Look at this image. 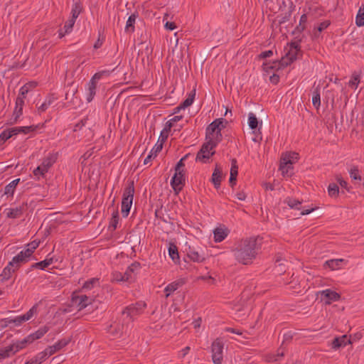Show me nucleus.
<instances>
[{"label": "nucleus", "mask_w": 364, "mask_h": 364, "mask_svg": "<svg viewBox=\"0 0 364 364\" xmlns=\"http://www.w3.org/2000/svg\"><path fill=\"white\" fill-rule=\"evenodd\" d=\"M262 238L259 237H250L239 241L232 250L235 259L237 262L244 265L253 263L260 252Z\"/></svg>", "instance_id": "f257e3e1"}, {"label": "nucleus", "mask_w": 364, "mask_h": 364, "mask_svg": "<svg viewBox=\"0 0 364 364\" xmlns=\"http://www.w3.org/2000/svg\"><path fill=\"white\" fill-rule=\"evenodd\" d=\"M228 122L223 118H218L212 122L206 128L205 139L218 144L223 139L221 130L225 127Z\"/></svg>", "instance_id": "f03ea898"}, {"label": "nucleus", "mask_w": 364, "mask_h": 364, "mask_svg": "<svg viewBox=\"0 0 364 364\" xmlns=\"http://www.w3.org/2000/svg\"><path fill=\"white\" fill-rule=\"evenodd\" d=\"M299 52H300V49H289L286 55L282 57L279 61H274L272 65L267 63H263V69L268 71L269 70L284 68L296 59Z\"/></svg>", "instance_id": "7ed1b4c3"}, {"label": "nucleus", "mask_w": 364, "mask_h": 364, "mask_svg": "<svg viewBox=\"0 0 364 364\" xmlns=\"http://www.w3.org/2000/svg\"><path fill=\"white\" fill-rule=\"evenodd\" d=\"M146 306V304L144 301H137L126 306L122 311L123 321L125 322L127 325L132 323L134 317L143 313Z\"/></svg>", "instance_id": "20e7f679"}, {"label": "nucleus", "mask_w": 364, "mask_h": 364, "mask_svg": "<svg viewBox=\"0 0 364 364\" xmlns=\"http://www.w3.org/2000/svg\"><path fill=\"white\" fill-rule=\"evenodd\" d=\"M134 194V181H129L127 187L123 192V197L122 200V214L124 218L128 216Z\"/></svg>", "instance_id": "39448f33"}, {"label": "nucleus", "mask_w": 364, "mask_h": 364, "mask_svg": "<svg viewBox=\"0 0 364 364\" xmlns=\"http://www.w3.org/2000/svg\"><path fill=\"white\" fill-rule=\"evenodd\" d=\"M57 158L58 154L49 153L48 155L43 159L41 164L33 170V175L38 178L39 176H43L55 163Z\"/></svg>", "instance_id": "423d86ee"}, {"label": "nucleus", "mask_w": 364, "mask_h": 364, "mask_svg": "<svg viewBox=\"0 0 364 364\" xmlns=\"http://www.w3.org/2000/svg\"><path fill=\"white\" fill-rule=\"evenodd\" d=\"M213 142H210L207 141L206 143L203 144L197 153L196 161L200 162H206L208 159H209L214 154V149L216 147L218 144H214Z\"/></svg>", "instance_id": "0eeeda50"}, {"label": "nucleus", "mask_w": 364, "mask_h": 364, "mask_svg": "<svg viewBox=\"0 0 364 364\" xmlns=\"http://www.w3.org/2000/svg\"><path fill=\"white\" fill-rule=\"evenodd\" d=\"M223 346L224 344L220 338H217L212 343V360L214 364L222 363L223 360Z\"/></svg>", "instance_id": "6e6552de"}, {"label": "nucleus", "mask_w": 364, "mask_h": 364, "mask_svg": "<svg viewBox=\"0 0 364 364\" xmlns=\"http://www.w3.org/2000/svg\"><path fill=\"white\" fill-rule=\"evenodd\" d=\"M22 264L23 263L21 260H16V256L14 257L12 260L9 262L7 266L3 269L0 274V280L1 282L9 280L11 277L12 274L17 270Z\"/></svg>", "instance_id": "1a4fd4ad"}, {"label": "nucleus", "mask_w": 364, "mask_h": 364, "mask_svg": "<svg viewBox=\"0 0 364 364\" xmlns=\"http://www.w3.org/2000/svg\"><path fill=\"white\" fill-rule=\"evenodd\" d=\"M40 242L33 240L26 245V248L21 251L17 255H16V260H21L23 263H26L28 261L32 254L39 246Z\"/></svg>", "instance_id": "9d476101"}, {"label": "nucleus", "mask_w": 364, "mask_h": 364, "mask_svg": "<svg viewBox=\"0 0 364 364\" xmlns=\"http://www.w3.org/2000/svg\"><path fill=\"white\" fill-rule=\"evenodd\" d=\"M298 159L297 153H289L282 156L280 162L279 169L282 171V174H288L289 169L291 168L294 159Z\"/></svg>", "instance_id": "9b49d317"}, {"label": "nucleus", "mask_w": 364, "mask_h": 364, "mask_svg": "<svg viewBox=\"0 0 364 364\" xmlns=\"http://www.w3.org/2000/svg\"><path fill=\"white\" fill-rule=\"evenodd\" d=\"M298 159L297 153H289L282 156L280 162L279 169L282 171V174H288L289 169L291 168L294 159Z\"/></svg>", "instance_id": "f8f14e48"}, {"label": "nucleus", "mask_w": 364, "mask_h": 364, "mask_svg": "<svg viewBox=\"0 0 364 364\" xmlns=\"http://www.w3.org/2000/svg\"><path fill=\"white\" fill-rule=\"evenodd\" d=\"M71 300L73 305L76 306L79 310H82L91 304L93 299L85 294L76 295L73 293Z\"/></svg>", "instance_id": "ddd939ff"}, {"label": "nucleus", "mask_w": 364, "mask_h": 364, "mask_svg": "<svg viewBox=\"0 0 364 364\" xmlns=\"http://www.w3.org/2000/svg\"><path fill=\"white\" fill-rule=\"evenodd\" d=\"M27 209V205L22 203L18 206L6 208L4 213L8 218L16 219L19 218Z\"/></svg>", "instance_id": "4468645a"}, {"label": "nucleus", "mask_w": 364, "mask_h": 364, "mask_svg": "<svg viewBox=\"0 0 364 364\" xmlns=\"http://www.w3.org/2000/svg\"><path fill=\"white\" fill-rule=\"evenodd\" d=\"M36 313L37 306L34 305L25 314L18 316L13 319L6 321V322H10L14 323L16 326H20L23 322L30 320Z\"/></svg>", "instance_id": "2eb2a0df"}, {"label": "nucleus", "mask_w": 364, "mask_h": 364, "mask_svg": "<svg viewBox=\"0 0 364 364\" xmlns=\"http://www.w3.org/2000/svg\"><path fill=\"white\" fill-rule=\"evenodd\" d=\"M185 185V176L183 172H176L171 178V186L176 193H179Z\"/></svg>", "instance_id": "dca6fc26"}, {"label": "nucleus", "mask_w": 364, "mask_h": 364, "mask_svg": "<svg viewBox=\"0 0 364 364\" xmlns=\"http://www.w3.org/2000/svg\"><path fill=\"white\" fill-rule=\"evenodd\" d=\"M321 295L326 299V304H330L332 301H336L341 299V295L338 293L330 289L321 291Z\"/></svg>", "instance_id": "f3484780"}, {"label": "nucleus", "mask_w": 364, "mask_h": 364, "mask_svg": "<svg viewBox=\"0 0 364 364\" xmlns=\"http://www.w3.org/2000/svg\"><path fill=\"white\" fill-rule=\"evenodd\" d=\"M185 283L186 280L183 278H181L168 284L164 289V292H166V298H168L172 293L183 286Z\"/></svg>", "instance_id": "a211bd4d"}, {"label": "nucleus", "mask_w": 364, "mask_h": 364, "mask_svg": "<svg viewBox=\"0 0 364 364\" xmlns=\"http://www.w3.org/2000/svg\"><path fill=\"white\" fill-rule=\"evenodd\" d=\"M36 129V126L16 127L7 129L6 131H7V132H9V134L11 135V138L13 136H16L20 133L26 134L31 132L35 131Z\"/></svg>", "instance_id": "6ab92c4d"}, {"label": "nucleus", "mask_w": 364, "mask_h": 364, "mask_svg": "<svg viewBox=\"0 0 364 364\" xmlns=\"http://www.w3.org/2000/svg\"><path fill=\"white\" fill-rule=\"evenodd\" d=\"M352 343V341L350 338H348L346 335L342 336L341 337L335 338L331 343L332 348L334 350H337L341 347H345L348 344Z\"/></svg>", "instance_id": "aec40b11"}, {"label": "nucleus", "mask_w": 364, "mask_h": 364, "mask_svg": "<svg viewBox=\"0 0 364 364\" xmlns=\"http://www.w3.org/2000/svg\"><path fill=\"white\" fill-rule=\"evenodd\" d=\"M127 326L124 321L122 325L117 323L111 324L108 331L114 336L119 337L127 331Z\"/></svg>", "instance_id": "412c9836"}, {"label": "nucleus", "mask_w": 364, "mask_h": 364, "mask_svg": "<svg viewBox=\"0 0 364 364\" xmlns=\"http://www.w3.org/2000/svg\"><path fill=\"white\" fill-rule=\"evenodd\" d=\"M71 341L70 338H63L59 340L54 345L48 346L46 348L47 350L50 353V355H53L55 352L60 350L65 346H66Z\"/></svg>", "instance_id": "4be33fe9"}, {"label": "nucleus", "mask_w": 364, "mask_h": 364, "mask_svg": "<svg viewBox=\"0 0 364 364\" xmlns=\"http://www.w3.org/2000/svg\"><path fill=\"white\" fill-rule=\"evenodd\" d=\"M223 178V171L220 166L216 164L215 168L213 172L211 181L215 188H218L220 186V183Z\"/></svg>", "instance_id": "5701e85b"}, {"label": "nucleus", "mask_w": 364, "mask_h": 364, "mask_svg": "<svg viewBox=\"0 0 364 364\" xmlns=\"http://www.w3.org/2000/svg\"><path fill=\"white\" fill-rule=\"evenodd\" d=\"M229 234V230L227 228L220 227L213 230L214 241L215 242H220L224 240Z\"/></svg>", "instance_id": "b1692460"}, {"label": "nucleus", "mask_w": 364, "mask_h": 364, "mask_svg": "<svg viewBox=\"0 0 364 364\" xmlns=\"http://www.w3.org/2000/svg\"><path fill=\"white\" fill-rule=\"evenodd\" d=\"M97 82L90 80L87 85L86 100L90 102L96 95Z\"/></svg>", "instance_id": "393cba45"}, {"label": "nucleus", "mask_w": 364, "mask_h": 364, "mask_svg": "<svg viewBox=\"0 0 364 364\" xmlns=\"http://www.w3.org/2000/svg\"><path fill=\"white\" fill-rule=\"evenodd\" d=\"M187 257L193 262H203L205 257V255L194 249L189 248L187 252Z\"/></svg>", "instance_id": "a878e982"}, {"label": "nucleus", "mask_w": 364, "mask_h": 364, "mask_svg": "<svg viewBox=\"0 0 364 364\" xmlns=\"http://www.w3.org/2000/svg\"><path fill=\"white\" fill-rule=\"evenodd\" d=\"M54 261H56V259H55L54 257H50V258H46V259H44L43 261L34 263L31 266V268L29 269L28 272H29L34 268H38V269L43 270L46 267H48L49 265L52 264L54 262Z\"/></svg>", "instance_id": "bb28decb"}, {"label": "nucleus", "mask_w": 364, "mask_h": 364, "mask_svg": "<svg viewBox=\"0 0 364 364\" xmlns=\"http://www.w3.org/2000/svg\"><path fill=\"white\" fill-rule=\"evenodd\" d=\"M162 149V144L157 143L154 147L151 150L150 153L145 158L144 161V164H148L151 161L154 159L157 154L159 153Z\"/></svg>", "instance_id": "cd10ccee"}, {"label": "nucleus", "mask_w": 364, "mask_h": 364, "mask_svg": "<svg viewBox=\"0 0 364 364\" xmlns=\"http://www.w3.org/2000/svg\"><path fill=\"white\" fill-rule=\"evenodd\" d=\"M56 98L53 95H48L45 99V101L38 107V112L39 114L46 112L48 108L55 102Z\"/></svg>", "instance_id": "c85d7f7f"}, {"label": "nucleus", "mask_w": 364, "mask_h": 364, "mask_svg": "<svg viewBox=\"0 0 364 364\" xmlns=\"http://www.w3.org/2000/svg\"><path fill=\"white\" fill-rule=\"evenodd\" d=\"M20 181V178H16L13 180L11 182H10L8 185H6L4 188V194L9 196H13L14 191L16 190V188L18 185V183Z\"/></svg>", "instance_id": "c756f323"}, {"label": "nucleus", "mask_w": 364, "mask_h": 364, "mask_svg": "<svg viewBox=\"0 0 364 364\" xmlns=\"http://www.w3.org/2000/svg\"><path fill=\"white\" fill-rule=\"evenodd\" d=\"M312 105L318 109L321 105V90L319 86H317L312 91Z\"/></svg>", "instance_id": "7c9ffc66"}, {"label": "nucleus", "mask_w": 364, "mask_h": 364, "mask_svg": "<svg viewBox=\"0 0 364 364\" xmlns=\"http://www.w3.org/2000/svg\"><path fill=\"white\" fill-rule=\"evenodd\" d=\"M195 95H196V90H193L188 94V97L182 103H181L179 106L176 107V109H185V108L191 106L193 102Z\"/></svg>", "instance_id": "2f4dec72"}, {"label": "nucleus", "mask_w": 364, "mask_h": 364, "mask_svg": "<svg viewBox=\"0 0 364 364\" xmlns=\"http://www.w3.org/2000/svg\"><path fill=\"white\" fill-rule=\"evenodd\" d=\"M75 23V20H74L71 18L70 19H68L65 22L64 27H63V29L65 31H63V29L59 30V37L63 38L65 34L70 33L73 30Z\"/></svg>", "instance_id": "473e14b6"}, {"label": "nucleus", "mask_w": 364, "mask_h": 364, "mask_svg": "<svg viewBox=\"0 0 364 364\" xmlns=\"http://www.w3.org/2000/svg\"><path fill=\"white\" fill-rule=\"evenodd\" d=\"M295 7L291 0H281L279 3V8L281 12L286 11L287 10H294Z\"/></svg>", "instance_id": "72a5a7b5"}, {"label": "nucleus", "mask_w": 364, "mask_h": 364, "mask_svg": "<svg viewBox=\"0 0 364 364\" xmlns=\"http://www.w3.org/2000/svg\"><path fill=\"white\" fill-rule=\"evenodd\" d=\"M48 331L49 327L44 326L38 328L36 332L31 333L29 336L32 338V341H34L42 338Z\"/></svg>", "instance_id": "f704fd0d"}, {"label": "nucleus", "mask_w": 364, "mask_h": 364, "mask_svg": "<svg viewBox=\"0 0 364 364\" xmlns=\"http://www.w3.org/2000/svg\"><path fill=\"white\" fill-rule=\"evenodd\" d=\"M136 18H137V14H132L129 16V18L127 21V23H126V26H125V31L127 32H129V33L134 32V23H135Z\"/></svg>", "instance_id": "c9c22d12"}, {"label": "nucleus", "mask_w": 364, "mask_h": 364, "mask_svg": "<svg viewBox=\"0 0 364 364\" xmlns=\"http://www.w3.org/2000/svg\"><path fill=\"white\" fill-rule=\"evenodd\" d=\"M168 254L172 260L177 263L179 262V255L178 247L174 244H170L168 247Z\"/></svg>", "instance_id": "e433bc0d"}, {"label": "nucleus", "mask_w": 364, "mask_h": 364, "mask_svg": "<svg viewBox=\"0 0 364 364\" xmlns=\"http://www.w3.org/2000/svg\"><path fill=\"white\" fill-rule=\"evenodd\" d=\"M49 356H50V353L46 348L43 351L38 353L33 359L37 364H41L44 360H46Z\"/></svg>", "instance_id": "4c0bfd02"}, {"label": "nucleus", "mask_w": 364, "mask_h": 364, "mask_svg": "<svg viewBox=\"0 0 364 364\" xmlns=\"http://www.w3.org/2000/svg\"><path fill=\"white\" fill-rule=\"evenodd\" d=\"M285 203L291 208L296 209V210H300L301 209V206L300 205L301 204V201H300L299 200H296V199H294V198H287L285 200Z\"/></svg>", "instance_id": "58836bf2"}, {"label": "nucleus", "mask_w": 364, "mask_h": 364, "mask_svg": "<svg viewBox=\"0 0 364 364\" xmlns=\"http://www.w3.org/2000/svg\"><path fill=\"white\" fill-rule=\"evenodd\" d=\"M119 220V212L117 210H114L112 214V218L109 222V228H112V230H114L117 228Z\"/></svg>", "instance_id": "ea45409f"}, {"label": "nucleus", "mask_w": 364, "mask_h": 364, "mask_svg": "<svg viewBox=\"0 0 364 364\" xmlns=\"http://www.w3.org/2000/svg\"><path fill=\"white\" fill-rule=\"evenodd\" d=\"M355 23L358 26H364V5H363L358 10L355 18Z\"/></svg>", "instance_id": "a19ab883"}, {"label": "nucleus", "mask_w": 364, "mask_h": 364, "mask_svg": "<svg viewBox=\"0 0 364 364\" xmlns=\"http://www.w3.org/2000/svg\"><path fill=\"white\" fill-rule=\"evenodd\" d=\"M258 120L255 114L252 112L248 114V125L251 129H255L258 127Z\"/></svg>", "instance_id": "79ce46f5"}, {"label": "nucleus", "mask_w": 364, "mask_h": 364, "mask_svg": "<svg viewBox=\"0 0 364 364\" xmlns=\"http://www.w3.org/2000/svg\"><path fill=\"white\" fill-rule=\"evenodd\" d=\"M22 113H23V109H21V107L20 108L15 107L14 112H13L12 117L10 119L9 124H16L18 122L19 117L22 115Z\"/></svg>", "instance_id": "37998d69"}, {"label": "nucleus", "mask_w": 364, "mask_h": 364, "mask_svg": "<svg viewBox=\"0 0 364 364\" xmlns=\"http://www.w3.org/2000/svg\"><path fill=\"white\" fill-rule=\"evenodd\" d=\"M81 11H82V6H81L80 4L75 3L73 5V8L71 10V14H72L71 18L76 20L77 18L78 17V16L80 14Z\"/></svg>", "instance_id": "c03bdc74"}, {"label": "nucleus", "mask_w": 364, "mask_h": 364, "mask_svg": "<svg viewBox=\"0 0 364 364\" xmlns=\"http://www.w3.org/2000/svg\"><path fill=\"white\" fill-rule=\"evenodd\" d=\"M328 193L331 197H337L339 193V188L336 183H330L328 187Z\"/></svg>", "instance_id": "a18cd8bd"}, {"label": "nucleus", "mask_w": 364, "mask_h": 364, "mask_svg": "<svg viewBox=\"0 0 364 364\" xmlns=\"http://www.w3.org/2000/svg\"><path fill=\"white\" fill-rule=\"evenodd\" d=\"M294 11V10H287L286 11L282 12L279 21V23L282 24L289 21Z\"/></svg>", "instance_id": "49530a36"}, {"label": "nucleus", "mask_w": 364, "mask_h": 364, "mask_svg": "<svg viewBox=\"0 0 364 364\" xmlns=\"http://www.w3.org/2000/svg\"><path fill=\"white\" fill-rule=\"evenodd\" d=\"M349 174L352 179L361 181V177L360 176L359 169L358 166H353V167H351L349 171Z\"/></svg>", "instance_id": "de8ad7c7"}, {"label": "nucleus", "mask_w": 364, "mask_h": 364, "mask_svg": "<svg viewBox=\"0 0 364 364\" xmlns=\"http://www.w3.org/2000/svg\"><path fill=\"white\" fill-rule=\"evenodd\" d=\"M12 347H10V346L0 348V358H9L12 354Z\"/></svg>", "instance_id": "09e8293b"}, {"label": "nucleus", "mask_w": 364, "mask_h": 364, "mask_svg": "<svg viewBox=\"0 0 364 364\" xmlns=\"http://www.w3.org/2000/svg\"><path fill=\"white\" fill-rule=\"evenodd\" d=\"M109 74H110V72L109 70H102V71L96 73L92 77V78L90 80H92L94 82H97V81L100 80L101 78H102L105 76L107 77L109 75Z\"/></svg>", "instance_id": "8fccbe9b"}, {"label": "nucleus", "mask_w": 364, "mask_h": 364, "mask_svg": "<svg viewBox=\"0 0 364 364\" xmlns=\"http://www.w3.org/2000/svg\"><path fill=\"white\" fill-rule=\"evenodd\" d=\"M99 279L97 278H92L85 282L82 287V289H91L95 285L98 284Z\"/></svg>", "instance_id": "3c124183"}, {"label": "nucleus", "mask_w": 364, "mask_h": 364, "mask_svg": "<svg viewBox=\"0 0 364 364\" xmlns=\"http://www.w3.org/2000/svg\"><path fill=\"white\" fill-rule=\"evenodd\" d=\"M341 262L342 259H330L325 262V265L331 269H336L338 267Z\"/></svg>", "instance_id": "603ef678"}, {"label": "nucleus", "mask_w": 364, "mask_h": 364, "mask_svg": "<svg viewBox=\"0 0 364 364\" xmlns=\"http://www.w3.org/2000/svg\"><path fill=\"white\" fill-rule=\"evenodd\" d=\"M188 154H186L178 161V162L176 165L175 171L184 173V170L183 168L185 166L183 161L186 160L188 158Z\"/></svg>", "instance_id": "864d4df0"}, {"label": "nucleus", "mask_w": 364, "mask_h": 364, "mask_svg": "<svg viewBox=\"0 0 364 364\" xmlns=\"http://www.w3.org/2000/svg\"><path fill=\"white\" fill-rule=\"evenodd\" d=\"M31 86V83H28L22 86L20 89L19 94L17 97H22V99H25Z\"/></svg>", "instance_id": "5fc2aeb1"}, {"label": "nucleus", "mask_w": 364, "mask_h": 364, "mask_svg": "<svg viewBox=\"0 0 364 364\" xmlns=\"http://www.w3.org/2000/svg\"><path fill=\"white\" fill-rule=\"evenodd\" d=\"M360 82V76L357 74H353L350 80L349 81V86L357 88Z\"/></svg>", "instance_id": "6e6d98bb"}, {"label": "nucleus", "mask_w": 364, "mask_h": 364, "mask_svg": "<svg viewBox=\"0 0 364 364\" xmlns=\"http://www.w3.org/2000/svg\"><path fill=\"white\" fill-rule=\"evenodd\" d=\"M112 279L116 282H126L128 281V277H123L122 273L119 272H115L112 274Z\"/></svg>", "instance_id": "4d7b16f0"}, {"label": "nucleus", "mask_w": 364, "mask_h": 364, "mask_svg": "<svg viewBox=\"0 0 364 364\" xmlns=\"http://www.w3.org/2000/svg\"><path fill=\"white\" fill-rule=\"evenodd\" d=\"M275 270L277 273L282 274L284 270V265L281 262V259H277L275 262Z\"/></svg>", "instance_id": "13d9d810"}, {"label": "nucleus", "mask_w": 364, "mask_h": 364, "mask_svg": "<svg viewBox=\"0 0 364 364\" xmlns=\"http://www.w3.org/2000/svg\"><path fill=\"white\" fill-rule=\"evenodd\" d=\"M11 138L9 132H7L6 129L4 130L0 134V144L4 143L6 140Z\"/></svg>", "instance_id": "bf43d9fd"}, {"label": "nucleus", "mask_w": 364, "mask_h": 364, "mask_svg": "<svg viewBox=\"0 0 364 364\" xmlns=\"http://www.w3.org/2000/svg\"><path fill=\"white\" fill-rule=\"evenodd\" d=\"M9 346L10 347H12V354H15L16 353L23 348V346L20 344L19 341Z\"/></svg>", "instance_id": "052dcab7"}, {"label": "nucleus", "mask_w": 364, "mask_h": 364, "mask_svg": "<svg viewBox=\"0 0 364 364\" xmlns=\"http://www.w3.org/2000/svg\"><path fill=\"white\" fill-rule=\"evenodd\" d=\"M168 134L169 133L168 132H166L163 129L161 130L159 138V141H160L159 144H161L163 145V144L167 139V138L168 136Z\"/></svg>", "instance_id": "680f3d73"}, {"label": "nucleus", "mask_w": 364, "mask_h": 364, "mask_svg": "<svg viewBox=\"0 0 364 364\" xmlns=\"http://www.w3.org/2000/svg\"><path fill=\"white\" fill-rule=\"evenodd\" d=\"M140 267H141L140 263L135 262H133L130 266H129L127 269L131 273H133L135 270L139 269Z\"/></svg>", "instance_id": "e2e57ef3"}, {"label": "nucleus", "mask_w": 364, "mask_h": 364, "mask_svg": "<svg viewBox=\"0 0 364 364\" xmlns=\"http://www.w3.org/2000/svg\"><path fill=\"white\" fill-rule=\"evenodd\" d=\"M236 163H237V161L235 159L232 160V166L230 168V174H233V175L238 174V167L236 165Z\"/></svg>", "instance_id": "0e129e2a"}, {"label": "nucleus", "mask_w": 364, "mask_h": 364, "mask_svg": "<svg viewBox=\"0 0 364 364\" xmlns=\"http://www.w3.org/2000/svg\"><path fill=\"white\" fill-rule=\"evenodd\" d=\"M19 341H20V344L23 346V348L26 347V346L28 343H31L33 342L32 341V338H31L29 335Z\"/></svg>", "instance_id": "69168bd1"}, {"label": "nucleus", "mask_w": 364, "mask_h": 364, "mask_svg": "<svg viewBox=\"0 0 364 364\" xmlns=\"http://www.w3.org/2000/svg\"><path fill=\"white\" fill-rule=\"evenodd\" d=\"M273 55V51L271 50H265L264 52H262L259 55V58L264 59L269 57H271Z\"/></svg>", "instance_id": "338daca9"}, {"label": "nucleus", "mask_w": 364, "mask_h": 364, "mask_svg": "<svg viewBox=\"0 0 364 364\" xmlns=\"http://www.w3.org/2000/svg\"><path fill=\"white\" fill-rule=\"evenodd\" d=\"M329 25H330L329 21H323V22H321V23L318 25V26L317 29H318V31L319 32H321V31H323V30H325L326 28H328V26Z\"/></svg>", "instance_id": "774afa93"}]
</instances>
